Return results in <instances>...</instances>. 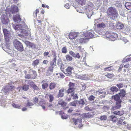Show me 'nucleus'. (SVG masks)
<instances>
[{"mask_svg":"<svg viewBox=\"0 0 131 131\" xmlns=\"http://www.w3.org/2000/svg\"><path fill=\"white\" fill-rule=\"evenodd\" d=\"M123 65L122 64H121L120 66V67L118 70V72H119L121 71L122 70V69L123 68Z\"/></svg>","mask_w":131,"mask_h":131,"instance_id":"obj_55","label":"nucleus"},{"mask_svg":"<svg viewBox=\"0 0 131 131\" xmlns=\"http://www.w3.org/2000/svg\"><path fill=\"white\" fill-rule=\"evenodd\" d=\"M10 11L13 14H15L18 12V8L17 6H14L12 7Z\"/></svg>","mask_w":131,"mask_h":131,"instance_id":"obj_14","label":"nucleus"},{"mask_svg":"<svg viewBox=\"0 0 131 131\" xmlns=\"http://www.w3.org/2000/svg\"><path fill=\"white\" fill-rule=\"evenodd\" d=\"M56 84L54 82H51L49 84V88L50 90L54 89L56 86Z\"/></svg>","mask_w":131,"mask_h":131,"instance_id":"obj_29","label":"nucleus"},{"mask_svg":"<svg viewBox=\"0 0 131 131\" xmlns=\"http://www.w3.org/2000/svg\"><path fill=\"white\" fill-rule=\"evenodd\" d=\"M76 1L81 5H83L85 4V0H76Z\"/></svg>","mask_w":131,"mask_h":131,"instance_id":"obj_35","label":"nucleus"},{"mask_svg":"<svg viewBox=\"0 0 131 131\" xmlns=\"http://www.w3.org/2000/svg\"><path fill=\"white\" fill-rule=\"evenodd\" d=\"M25 43L26 45L32 49L35 48H36V45L34 43L30 42L28 41H25Z\"/></svg>","mask_w":131,"mask_h":131,"instance_id":"obj_11","label":"nucleus"},{"mask_svg":"<svg viewBox=\"0 0 131 131\" xmlns=\"http://www.w3.org/2000/svg\"><path fill=\"white\" fill-rule=\"evenodd\" d=\"M56 63L55 62V63L51 61L50 62V66L49 68L48 71H50L51 72H52L53 71V69L54 68L53 66H56Z\"/></svg>","mask_w":131,"mask_h":131,"instance_id":"obj_16","label":"nucleus"},{"mask_svg":"<svg viewBox=\"0 0 131 131\" xmlns=\"http://www.w3.org/2000/svg\"><path fill=\"white\" fill-rule=\"evenodd\" d=\"M15 48L20 51H24V47L22 43L19 41L15 40L13 42Z\"/></svg>","mask_w":131,"mask_h":131,"instance_id":"obj_4","label":"nucleus"},{"mask_svg":"<svg viewBox=\"0 0 131 131\" xmlns=\"http://www.w3.org/2000/svg\"><path fill=\"white\" fill-rule=\"evenodd\" d=\"M73 69V68L71 67H68L66 70V74L68 76L72 74L71 71Z\"/></svg>","mask_w":131,"mask_h":131,"instance_id":"obj_18","label":"nucleus"},{"mask_svg":"<svg viewBox=\"0 0 131 131\" xmlns=\"http://www.w3.org/2000/svg\"><path fill=\"white\" fill-rule=\"evenodd\" d=\"M21 26L22 25H16L14 27L15 29L16 30H21L22 29Z\"/></svg>","mask_w":131,"mask_h":131,"instance_id":"obj_39","label":"nucleus"},{"mask_svg":"<svg viewBox=\"0 0 131 131\" xmlns=\"http://www.w3.org/2000/svg\"><path fill=\"white\" fill-rule=\"evenodd\" d=\"M112 99L114 100L116 102L121 101V100L120 99L119 96L117 94L112 96Z\"/></svg>","mask_w":131,"mask_h":131,"instance_id":"obj_21","label":"nucleus"},{"mask_svg":"<svg viewBox=\"0 0 131 131\" xmlns=\"http://www.w3.org/2000/svg\"><path fill=\"white\" fill-rule=\"evenodd\" d=\"M116 86L118 87L119 89H120L122 88L124 86L123 83H120L116 85Z\"/></svg>","mask_w":131,"mask_h":131,"instance_id":"obj_51","label":"nucleus"},{"mask_svg":"<svg viewBox=\"0 0 131 131\" xmlns=\"http://www.w3.org/2000/svg\"><path fill=\"white\" fill-rule=\"evenodd\" d=\"M94 96L93 95H91L90 96L89 98V100L90 101H91L93 100H94Z\"/></svg>","mask_w":131,"mask_h":131,"instance_id":"obj_53","label":"nucleus"},{"mask_svg":"<svg viewBox=\"0 0 131 131\" xmlns=\"http://www.w3.org/2000/svg\"><path fill=\"white\" fill-rule=\"evenodd\" d=\"M13 19L14 21L16 22H20L21 20V19L19 14H17L14 16Z\"/></svg>","mask_w":131,"mask_h":131,"instance_id":"obj_12","label":"nucleus"},{"mask_svg":"<svg viewBox=\"0 0 131 131\" xmlns=\"http://www.w3.org/2000/svg\"><path fill=\"white\" fill-rule=\"evenodd\" d=\"M33 105V104L31 102H28L26 104V105L27 106H30Z\"/></svg>","mask_w":131,"mask_h":131,"instance_id":"obj_57","label":"nucleus"},{"mask_svg":"<svg viewBox=\"0 0 131 131\" xmlns=\"http://www.w3.org/2000/svg\"><path fill=\"white\" fill-rule=\"evenodd\" d=\"M112 67V66L108 67H107L105 68L104 69V70L105 71H111L112 70V69H111Z\"/></svg>","mask_w":131,"mask_h":131,"instance_id":"obj_49","label":"nucleus"},{"mask_svg":"<svg viewBox=\"0 0 131 131\" xmlns=\"http://www.w3.org/2000/svg\"><path fill=\"white\" fill-rule=\"evenodd\" d=\"M22 89L25 91H27L29 88V86L28 85L25 84L22 87Z\"/></svg>","mask_w":131,"mask_h":131,"instance_id":"obj_40","label":"nucleus"},{"mask_svg":"<svg viewBox=\"0 0 131 131\" xmlns=\"http://www.w3.org/2000/svg\"><path fill=\"white\" fill-rule=\"evenodd\" d=\"M109 120L110 121H112L113 123L116 122L118 119V118L115 116L112 115L108 117Z\"/></svg>","mask_w":131,"mask_h":131,"instance_id":"obj_10","label":"nucleus"},{"mask_svg":"<svg viewBox=\"0 0 131 131\" xmlns=\"http://www.w3.org/2000/svg\"><path fill=\"white\" fill-rule=\"evenodd\" d=\"M10 88L9 89L10 90L12 91L15 88V87L13 86H10Z\"/></svg>","mask_w":131,"mask_h":131,"instance_id":"obj_63","label":"nucleus"},{"mask_svg":"<svg viewBox=\"0 0 131 131\" xmlns=\"http://www.w3.org/2000/svg\"><path fill=\"white\" fill-rule=\"evenodd\" d=\"M24 72L25 74V77L27 79H35L37 76L36 71L34 70L30 69L29 71L28 74L27 73V72L26 70L24 71Z\"/></svg>","mask_w":131,"mask_h":131,"instance_id":"obj_2","label":"nucleus"},{"mask_svg":"<svg viewBox=\"0 0 131 131\" xmlns=\"http://www.w3.org/2000/svg\"><path fill=\"white\" fill-rule=\"evenodd\" d=\"M90 5L86 6L85 7L86 14L88 16H90L92 13V10L93 8V4L91 2L89 3Z\"/></svg>","mask_w":131,"mask_h":131,"instance_id":"obj_5","label":"nucleus"},{"mask_svg":"<svg viewBox=\"0 0 131 131\" xmlns=\"http://www.w3.org/2000/svg\"><path fill=\"white\" fill-rule=\"evenodd\" d=\"M107 119V116L105 115L101 116L100 117V119L101 120L104 121L106 120Z\"/></svg>","mask_w":131,"mask_h":131,"instance_id":"obj_45","label":"nucleus"},{"mask_svg":"<svg viewBox=\"0 0 131 131\" xmlns=\"http://www.w3.org/2000/svg\"><path fill=\"white\" fill-rule=\"evenodd\" d=\"M3 32L5 36H8L10 32L6 29L4 28L3 30Z\"/></svg>","mask_w":131,"mask_h":131,"instance_id":"obj_33","label":"nucleus"},{"mask_svg":"<svg viewBox=\"0 0 131 131\" xmlns=\"http://www.w3.org/2000/svg\"><path fill=\"white\" fill-rule=\"evenodd\" d=\"M105 74H104V75L106 77L109 78H111L113 77V75L112 74L108 73H105Z\"/></svg>","mask_w":131,"mask_h":131,"instance_id":"obj_41","label":"nucleus"},{"mask_svg":"<svg viewBox=\"0 0 131 131\" xmlns=\"http://www.w3.org/2000/svg\"><path fill=\"white\" fill-rule=\"evenodd\" d=\"M58 104L59 105H61L63 109H66V108H68V107H66L67 103L63 101L62 100H60L58 101Z\"/></svg>","mask_w":131,"mask_h":131,"instance_id":"obj_7","label":"nucleus"},{"mask_svg":"<svg viewBox=\"0 0 131 131\" xmlns=\"http://www.w3.org/2000/svg\"><path fill=\"white\" fill-rule=\"evenodd\" d=\"M46 80H43L42 82V83H43L42 85V87L43 89H45L47 88L48 86L47 82H46Z\"/></svg>","mask_w":131,"mask_h":131,"instance_id":"obj_24","label":"nucleus"},{"mask_svg":"<svg viewBox=\"0 0 131 131\" xmlns=\"http://www.w3.org/2000/svg\"><path fill=\"white\" fill-rule=\"evenodd\" d=\"M64 7L67 9L69 8L70 6L69 4H66L64 5Z\"/></svg>","mask_w":131,"mask_h":131,"instance_id":"obj_60","label":"nucleus"},{"mask_svg":"<svg viewBox=\"0 0 131 131\" xmlns=\"http://www.w3.org/2000/svg\"><path fill=\"white\" fill-rule=\"evenodd\" d=\"M82 117L84 118H90L92 117L93 115L90 113H84L82 114Z\"/></svg>","mask_w":131,"mask_h":131,"instance_id":"obj_19","label":"nucleus"},{"mask_svg":"<svg viewBox=\"0 0 131 131\" xmlns=\"http://www.w3.org/2000/svg\"><path fill=\"white\" fill-rule=\"evenodd\" d=\"M57 75H58V77L59 78H63L64 77V76L63 74L61 73H58L57 74Z\"/></svg>","mask_w":131,"mask_h":131,"instance_id":"obj_48","label":"nucleus"},{"mask_svg":"<svg viewBox=\"0 0 131 131\" xmlns=\"http://www.w3.org/2000/svg\"><path fill=\"white\" fill-rule=\"evenodd\" d=\"M71 96L73 97V99H77L78 98V95L77 94H74L73 95Z\"/></svg>","mask_w":131,"mask_h":131,"instance_id":"obj_52","label":"nucleus"},{"mask_svg":"<svg viewBox=\"0 0 131 131\" xmlns=\"http://www.w3.org/2000/svg\"><path fill=\"white\" fill-rule=\"evenodd\" d=\"M30 85L34 90H37L38 89V88L35 84L34 82L31 81L30 82Z\"/></svg>","mask_w":131,"mask_h":131,"instance_id":"obj_30","label":"nucleus"},{"mask_svg":"<svg viewBox=\"0 0 131 131\" xmlns=\"http://www.w3.org/2000/svg\"><path fill=\"white\" fill-rule=\"evenodd\" d=\"M5 40L6 42V43L7 45V46H8L9 44V37L8 36H5Z\"/></svg>","mask_w":131,"mask_h":131,"instance_id":"obj_42","label":"nucleus"},{"mask_svg":"<svg viewBox=\"0 0 131 131\" xmlns=\"http://www.w3.org/2000/svg\"><path fill=\"white\" fill-rule=\"evenodd\" d=\"M110 90L112 92H116L118 91V89L116 86H113L110 88Z\"/></svg>","mask_w":131,"mask_h":131,"instance_id":"obj_34","label":"nucleus"},{"mask_svg":"<svg viewBox=\"0 0 131 131\" xmlns=\"http://www.w3.org/2000/svg\"><path fill=\"white\" fill-rule=\"evenodd\" d=\"M69 53L72 56L74 57L75 56V53L72 51H70L69 52Z\"/></svg>","mask_w":131,"mask_h":131,"instance_id":"obj_54","label":"nucleus"},{"mask_svg":"<svg viewBox=\"0 0 131 131\" xmlns=\"http://www.w3.org/2000/svg\"><path fill=\"white\" fill-rule=\"evenodd\" d=\"M116 27L117 29H120L124 27V25L122 23L118 21L116 24Z\"/></svg>","mask_w":131,"mask_h":131,"instance_id":"obj_20","label":"nucleus"},{"mask_svg":"<svg viewBox=\"0 0 131 131\" xmlns=\"http://www.w3.org/2000/svg\"><path fill=\"white\" fill-rule=\"evenodd\" d=\"M106 26L105 24L102 23L100 24H99L97 25V27L100 28H104Z\"/></svg>","mask_w":131,"mask_h":131,"instance_id":"obj_32","label":"nucleus"},{"mask_svg":"<svg viewBox=\"0 0 131 131\" xmlns=\"http://www.w3.org/2000/svg\"><path fill=\"white\" fill-rule=\"evenodd\" d=\"M66 57V60L68 61H71L73 59L72 57L69 54H67Z\"/></svg>","mask_w":131,"mask_h":131,"instance_id":"obj_38","label":"nucleus"},{"mask_svg":"<svg viewBox=\"0 0 131 131\" xmlns=\"http://www.w3.org/2000/svg\"><path fill=\"white\" fill-rule=\"evenodd\" d=\"M78 36V33L75 32H70L69 35V37L70 39H75Z\"/></svg>","mask_w":131,"mask_h":131,"instance_id":"obj_8","label":"nucleus"},{"mask_svg":"<svg viewBox=\"0 0 131 131\" xmlns=\"http://www.w3.org/2000/svg\"><path fill=\"white\" fill-rule=\"evenodd\" d=\"M124 117H120L119 120L118 122V123L119 125H124L126 124V122H123V121L125 119Z\"/></svg>","mask_w":131,"mask_h":131,"instance_id":"obj_15","label":"nucleus"},{"mask_svg":"<svg viewBox=\"0 0 131 131\" xmlns=\"http://www.w3.org/2000/svg\"><path fill=\"white\" fill-rule=\"evenodd\" d=\"M69 88L75 90L76 88V86L75 84L74 83H72L71 82H70L68 85Z\"/></svg>","mask_w":131,"mask_h":131,"instance_id":"obj_22","label":"nucleus"},{"mask_svg":"<svg viewBox=\"0 0 131 131\" xmlns=\"http://www.w3.org/2000/svg\"><path fill=\"white\" fill-rule=\"evenodd\" d=\"M39 61L38 59H36L34 60L32 62V65L35 66L37 65L39 63Z\"/></svg>","mask_w":131,"mask_h":131,"instance_id":"obj_36","label":"nucleus"},{"mask_svg":"<svg viewBox=\"0 0 131 131\" xmlns=\"http://www.w3.org/2000/svg\"><path fill=\"white\" fill-rule=\"evenodd\" d=\"M125 6L126 8L129 10H131V3L129 2H126Z\"/></svg>","mask_w":131,"mask_h":131,"instance_id":"obj_28","label":"nucleus"},{"mask_svg":"<svg viewBox=\"0 0 131 131\" xmlns=\"http://www.w3.org/2000/svg\"><path fill=\"white\" fill-rule=\"evenodd\" d=\"M38 104L39 105L42 107V108L43 109H45L46 107L45 106V102L43 101H40Z\"/></svg>","mask_w":131,"mask_h":131,"instance_id":"obj_31","label":"nucleus"},{"mask_svg":"<svg viewBox=\"0 0 131 131\" xmlns=\"http://www.w3.org/2000/svg\"><path fill=\"white\" fill-rule=\"evenodd\" d=\"M113 113L115 115H118L119 116H121L124 114V111H120L117 110L114 111L113 112Z\"/></svg>","mask_w":131,"mask_h":131,"instance_id":"obj_23","label":"nucleus"},{"mask_svg":"<svg viewBox=\"0 0 131 131\" xmlns=\"http://www.w3.org/2000/svg\"><path fill=\"white\" fill-rule=\"evenodd\" d=\"M94 33L93 30H91L90 31H89L84 33L83 36L86 37L88 40L89 39L94 38Z\"/></svg>","mask_w":131,"mask_h":131,"instance_id":"obj_6","label":"nucleus"},{"mask_svg":"<svg viewBox=\"0 0 131 131\" xmlns=\"http://www.w3.org/2000/svg\"><path fill=\"white\" fill-rule=\"evenodd\" d=\"M87 40H88L87 38L84 36V38H81L79 39V42L80 43H85Z\"/></svg>","mask_w":131,"mask_h":131,"instance_id":"obj_27","label":"nucleus"},{"mask_svg":"<svg viewBox=\"0 0 131 131\" xmlns=\"http://www.w3.org/2000/svg\"><path fill=\"white\" fill-rule=\"evenodd\" d=\"M37 23L38 25H41V21L39 20H38L37 21Z\"/></svg>","mask_w":131,"mask_h":131,"instance_id":"obj_58","label":"nucleus"},{"mask_svg":"<svg viewBox=\"0 0 131 131\" xmlns=\"http://www.w3.org/2000/svg\"><path fill=\"white\" fill-rule=\"evenodd\" d=\"M73 122L75 125H78V127L80 126L81 125L82 120L80 119H76L75 118H73L72 119Z\"/></svg>","mask_w":131,"mask_h":131,"instance_id":"obj_9","label":"nucleus"},{"mask_svg":"<svg viewBox=\"0 0 131 131\" xmlns=\"http://www.w3.org/2000/svg\"><path fill=\"white\" fill-rule=\"evenodd\" d=\"M74 89L68 88L67 90V93L68 94H70L71 96L73 95L74 94Z\"/></svg>","mask_w":131,"mask_h":131,"instance_id":"obj_26","label":"nucleus"},{"mask_svg":"<svg viewBox=\"0 0 131 131\" xmlns=\"http://www.w3.org/2000/svg\"><path fill=\"white\" fill-rule=\"evenodd\" d=\"M105 35L107 38L112 41L116 40L118 37L117 34L116 33L110 31H106L105 33Z\"/></svg>","mask_w":131,"mask_h":131,"instance_id":"obj_3","label":"nucleus"},{"mask_svg":"<svg viewBox=\"0 0 131 131\" xmlns=\"http://www.w3.org/2000/svg\"><path fill=\"white\" fill-rule=\"evenodd\" d=\"M65 90L63 88L59 90L57 96L58 97H62L63 96Z\"/></svg>","mask_w":131,"mask_h":131,"instance_id":"obj_13","label":"nucleus"},{"mask_svg":"<svg viewBox=\"0 0 131 131\" xmlns=\"http://www.w3.org/2000/svg\"><path fill=\"white\" fill-rule=\"evenodd\" d=\"M62 53H66L67 52V50L65 47H63L61 50Z\"/></svg>","mask_w":131,"mask_h":131,"instance_id":"obj_44","label":"nucleus"},{"mask_svg":"<svg viewBox=\"0 0 131 131\" xmlns=\"http://www.w3.org/2000/svg\"><path fill=\"white\" fill-rule=\"evenodd\" d=\"M15 62V59H10L8 61V62L9 63L13 62Z\"/></svg>","mask_w":131,"mask_h":131,"instance_id":"obj_62","label":"nucleus"},{"mask_svg":"<svg viewBox=\"0 0 131 131\" xmlns=\"http://www.w3.org/2000/svg\"><path fill=\"white\" fill-rule=\"evenodd\" d=\"M49 102H51L53 101L54 99V97L53 95L50 94L49 95Z\"/></svg>","mask_w":131,"mask_h":131,"instance_id":"obj_50","label":"nucleus"},{"mask_svg":"<svg viewBox=\"0 0 131 131\" xmlns=\"http://www.w3.org/2000/svg\"><path fill=\"white\" fill-rule=\"evenodd\" d=\"M74 57L79 59L80 58V56L79 53H77V54H75V56H74Z\"/></svg>","mask_w":131,"mask_h":131,"instance_id":"obj_56","label":"nucleus"},{"mask_svg":"<svg viewBox=\"0 0 131 131\" xmlns=\"http://www.w3.org/2000/svg\"><path fill=\"white\" fill-rule=\"evenodd\" d=\"M12 105L14 108H19L20 106V105H18L17 104L15 103L12 104Z\"/></svg>","mask_w":131,"mask_h":131,"instance_id":"obj_46","label":"nucleus"},{"mask_svg":"<svg viewBox=\"0 0 131 131\" xmlns=\"http://www.w3.org/2000/svg\"><path fill=\"white\" fill-rule=\"evenodd\" d=\"M38 100L37 97H35L34 98V101L35 104L38 103Z\"/></svg>","mask_w":131,"mask_h":131,"instance_id":"obj_61","label":"nucleus"},{"mask_svg":"<svg viewBox=\"0 0 131 131\" xmlns=\"http://www.w3.org/2000/svg\"><path fill=\"white\" fill-rule=\"evenodd\" d=\"M39 10L38 9H37L34 12V13L36 16L37 15V14L39 12Z\"/></svg>","mask_w":131,"mask_h":131,"instance_id":"obj_59","label":"nucleus"},{"mask_svg":"<svg viewBox=\"0 0 131 131\" xmlns=\"http://www.w3.org/2000/svg\"><path fill=\"white\" fill-rule=\"evenodd\" d=\"M61 117L63 119H66L67 118V116H66L64 114L63 115H62Z\"/></svg>","mask_w":131,"mask_h":131,"instance_id":"obj_64","label":"nucleus"},{"mask_svg":"<svg viewBox=\"0 0 131 131\" xmlns=\"http://www.w3.org/2000/svg\"><path fill=\"white\" fill-rule=\"evenodd\" d=\"M53 57L54 58L52 61L54 63H55V62H56L57 60V56H56L55 51H54L53 52Z\"/></svg>","mask_w":131,"mask_h":131,"instance_id":"obj_43","label":"nucleus"},{"mask_svg":"<svg viewBox=\"0 0 131 131\" xmlns=\"http://www.w3.org/2000/svg\"><path fill=\"white\" fill-rule=\"evenodd\" d=\"M77 101H74L69 103V105L70 106H76L77 104Z\"/></svg>","mask_w":131,"mask_h":131,"instance_id":"obj_37","label":"nucleus"},{"mask_svg":"<svg viewBox=\"0 0 131 131\" xmlns=\"http://www.w3.org/2000/svg\"><path fill=\"white\" fill-rule=\"evenodd\" d=\"M120 91L119 94L121 97H123L126 95V91L124 90L123 89L121 90Z\"/></svg>","mask_w":131,"mask_h":131,"instance_id":"obj_25","label":"nucleus"},{"mask_svg":"<svg viewBox=\"0 0 131 131\" xmlns=\"http://www.w3.org/2000/svg\"><path fill=\"white\" fill-rule=\"evenodd\" d=\"M122 102V101L116 102V103L115 106L113 107V109L114 110H115L120 108L121 106V103Z\"/></svg>","mask_w":131,"mask_h":131,"instance_id":"obj_17","label":"nucleus"},{"mask_svg":"<svg viewBox=\"0 0 131 131\" xmlns=\"http://www.w3.org/2000/svg\"><path fill=\"white\" fill-rule=\"evenodd\" d=\"M107 13L109 17L112 20H115L119 16L117 10L115 8L111 7L107 9Z\"/></svg>","mask_w":131,"mask_h":131,"instance_id":"obj_1","label":"nucleus"},{"mask_svg":"<svg viewBox=\"0 0 131 131\" xmlns=\"http://www.w3.org/2000/svg\"><path fill=\"white\" fill-rule=\"evenodd\" d=\"M79 104H80L84 105L85 104V102L84 100L82 99H81L80 100L78 101Z\"/></svg>","mask_w":131,"mask_h":131,"instance_id":"obj_47","label":"nucleus"}]
</instances>
